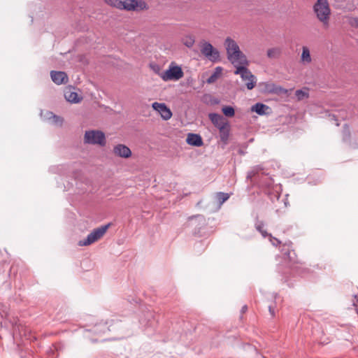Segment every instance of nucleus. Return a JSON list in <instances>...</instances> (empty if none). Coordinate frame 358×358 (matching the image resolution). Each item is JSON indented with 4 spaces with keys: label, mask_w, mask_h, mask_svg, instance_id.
I'll list each match as a JSON object with an SVG mask.
<instances>
[{
    "label": "nucleus",
    "mask_w": 358,
    "mask_h": 358,
    "mask_svg": "<svg viewBox=\"0 0 358 358\" xmlns=\"http://www.w3.org/2000/svg\"><path fill=\"white\" fill-rule=\"evenodd\" d=\"M134 323V319L131 318L113 320L110 325H108L107 323H99L90 330H87V332H92L95 335L101 336L108 331L113 332L117 339H124L134 334L136 327Z\"/></svg>",
    "instance_id": "f257e3e1"
},
{
    "label": "nucleus",
    "mask_w": 358,
    "mask_h": 358,
    "mask_svg": "<svg viewBox=\"0 0 358 358\" xmlns=\"http://www.w3.org/2000/svg\"><path fill=\"white\" fill-rule=\"evenodd\" d=\"M228 60L234 66L248 65L246 56L241 51L238 43L231 38L227 37L224 42Z\"/></svg>",
    "instance_id": "f03ea898"
},
{
    "label": "nucleus",
    "mask_w": 358,
    "mask_h": 358,
    "mask_svg": "<svg viewBox=\"0 0 358 358\" xmlns=\"http://www.w3.org/2000/svg\"><path fill=\"white\" fill-rule=\"evenodd\" d=\"M110 6L128 11H141L149 8L143 0H105Z\"/></svg>",
    "instance_id": "7ed1b4c3"
},
{
    "label": "nucleus",
    "mask_w": 358,
    "mask_h": 358,
    "mask_svg": "<svg viewBox=\"0 0 358 358\" xmlns=\"http://www.w3.org/2000/svg\"><path fill=\"white\" fill-rule=\"evenodd\" d=\"M317 20L322 23L324 29L329 27L331 8L328 0H317L313 7Z\"/></svg>",
    "instance_id": "20e7f679"
},
{
    "label": "nucleus",
    "mask_w": 358,
    "mask_h": 358,
    "mask_svg": "<svg viewBox=\"0 0 358 358\" xmlns=\"http://www.w3.org/2000/svg\"><path fill=\"white\" fill-rule=\"evenodd\" d=\"M206 226V220L201 215L189 217L188 221L184 224L185 227L191 229L194 235L200 237L205 235Z\"/></svg>",
    "instance_id": "39448f33"
},
{
    "label": "nucleus",
    "mask_w": 358,
    "mask_h": 358,
    "mask_svg": "<svg viewBox=\"0 0 358 358\" xmlns=\"http://www.w3.org/2000/svg\"><path fill=\"white\" fill-rule=\"evenodd\" d=\"M200 51L205 57L213 63L221 60L219 50L214 48L210 42L201 41L200 42Z\"/></svg>",
    "instance_id": "423d86ee"
},
{
    "label": "nucleus",
    "mask_w": 358,
    "mask_h": 358,
    "mask_svg": "<svg viewBox=\"0 0 358 358\" xmlns=\"http://www.w3.org/2000/svg\"><path fill=\"white\" fill-rule=\"evenodd\" d=\"M110 225V224H107L94 229L90 234L87 235L85 239L80 241L78 245L80 246H87L97 241L106 234Z\"/></svg>",
    "instance_id": "0eeeda50"
},
{
    "label": "nucleus",
    "mask_w": 358,
    "mask_h": 358,
    "mask_svg": "<svg viewBox=\"0 0 358 358\" xmlns=\"http://www.w3.org/2000/svg\"><path fill=\"white\" fill-rule=\"evenodd\" d=\"M246 65H237L236 67V71L234 73L236 75H241V78L243 80H248L246 83L247 88L248 90H252L255 87L256 85V78L252 74L250 71L245 67Z\"/></svg>",
    "instance_id": "6e6552de"
},
{
    "label": "nucleus",
    "mask_w": 358,
    "mask_h": 358,
    "mask_svg": "<svg viewBox=\"0 0 358 358\" xmlns=\"http://www.w3.org/2000/svg\"><path fill=\"white\" fill-rule=\"evenodd\" d=\"M84 141L88 144L105 145L106 137L103 132L98 130L87 131L85 134Z\"/></svg>",
    "instance_id": "1a4fd4ad"
},
{
    "label": "nucleus",
    "mask_w": 358,
    "mask_h": 358,
    "mask_svg": "<svg viewBox=\"0 0 358 358\" xmlns=\"http://www.w3.org/2000/svg\"><path fill=\"white\" fill-rule=\"evenodd\" d=\"M160 77L164 81L179 80V66H174L164 72H162Z\"/></svg>",
    "instance_id": "9d476101"
},
{
    "label": "nucleus",
    "mask_w": 358,
    "mask_h": 358,
    "mask_svg": "<svg viewBox=\"0 0 358 358\" xmlns=\"http://www.w3.org/2000/svg\"><path fill=\"white\" fill-rule=\"evenodd\" d=\"M152 108L165 120H169L172 116L171 110L164 103L155 102L152 103Z\"/></svg>",
    "instance_id": "9b49d317"
},
{
    "label": "nucleus",
    "mask_w": 358,
    "mask_h": 358,
    "mask_svg": "<svg viewBox=\"0 0 358 358\" xmlns=\"http://www.w3.org/2000/svg\"><path fill=\"white\" fill-rule=\"evenodd\" d=\"M342 136H343V141L345 143H349L350 146H351L352 148H356L358 147V133L355 134V141L352 142L351 139H350V137H351L350 131L349 127L346 124H344V126L343 127Z\"/></svg>",
    "instance_id": "f8f14e48"
},
{
    "label": "nucleus",
    "mask_w": 358,
    "mask_h": 358,
    "mask_svg": "<svg viewBox=\"0 0 358 358\" xmlns=\"http://www.w3.org/2000/svg\"><path fill=\"white\" fill-rule=\"evenodd\" d=\"M50 77L56 85L66 84L69 81L67 74L64 71H51Z\"/></svg>",
    "instance_id": "ddd939ff"
},
{
    "label": "nucleus",
    "mask_w": 358,
    "mask_h": 358,
    "mask_svg": "<svg viewBox=\"0 0 358 358\" xmlns=\"http://www.w3.org/2000/svg\"><path fill=\"white\" fill-rule=\"evenodd\" d=\"M113 153L115 156L122 158H129L131 155V150L125 145L118 144L113 148Z\"/></svg>",
    "instance_id": "4468645a"
},
{
    "label": "nucleus",
    "mask_w": 358,
    "mask_h": 358,
    "mask_svg": "<svg viewBox=\"0 0 358 358\" xmlns=\"http://www.w3.org/2000/svg\"><path fill=\"white\" fill-rule=\"evenodd\" d=\"M209 119L212 122V123L217 128H220L221 127H224L225 125H228L229 124L227 120H226L221 115L217 113H210Z\"/></svg>",
    "instance_id": "2eb2a0df"
},
{
    "label": "nucleus",
    "mask_w": 358,
    "mask_h": 358,
    "mask_svg": "<svg viewBox=\"0 0 358 358\" xmlns=\"http://www.w3.org/2000/svg\"><path fill=\"white\" fill-rule=\"evenodd\" d=\"M219 129L220 141L222 143V148H224V147L229 143V138L230 134V125H225L224 127H221Z\"/></svg>",
    "instance_id": "dca6fc26"
},
{
    "label": "nucleus",
    "mask_w": 358,
    "mask_h": 358,
    "mask_svg": "<svg viewBox=\"0 0 358 358\" xmlns=\"http://www.w3.org/2000/svg\"><path fill=\"white\" fill-rule=\"evenodd\" d=\"M186 142L188 145L200 147L203 144V139L199 134L189 133L186 139Z\"/></svg>",
    "instance_id": "f3484780"
},
{
    "label": "nucleus",
    "mask_w": 358,
    "mask_h": 358,
    "mask_svg": "<svg viewBox=\"0 0 358 358\" xmlns=\"http://www.w3.org/2000/svg\"><path fill=\"white\" fill-rule=\"evenodd\" d=\"M152 320H154V313L151 310H147L143 313L139 319V323L143 327H147L151 324Z\"/></svg>",
    "instance_id": "a211bd4d"
},
{
    "label": "nucleus",
    "mask_w": 358,
    "mask_h": 358,
    "mask_svg": "<svg viewBox=\"0 0 358 358\" xmlns=\"http://www.w3.org/2000/svg\"><path fill=\"white\" fill-rule=\"evenodd\" d=\"M64 97L69 102L75 103H79L81 100V99L78 97V94L71 89H67L64 91Z\"/></svg>",
    "instance_id": "6ab92c4d"
},
{
    "label": "nucleus",
    "mask_w": 358,
    "mask_h": 358,
    "mask_svg": "<svg viewBox=\"0 0 358 358\" xmlns=\"http://www.w3.org/2000/svg\"><path fill=\"white\" fill-rule=\"evenodd\" d=\"M269 107L262 103H257L252 106L251 110L257 113L258 115H262L266 113V110Z\"/></svg>",
    "instance_id": "aec40b11"
},
{
    "label": "nucleus",
    "mask_w": 358,
    "mask_h": 358,
    "mask_svg": "<svg viewBox=\"0 0 358 358\" xmlns=\"http://www.w3.org/2000/svg\"><path fill=\"white\" fill-rule=\"evenodd\" d=\"M301 60L303 64H310L312 61L309 48L306 46L302 48Z\"/></svg>",
    "instance_id": "412c9836"
},
{
    "label": "nucleus",
    "mask_w": 358,
    "mask_h": 358,
    "mask_svg": "<svg viewBox=\"0 0 358 358\" xmlns=\"http://www.w3.org/2000/svg\"><path fill=\"white\" fill-rule=\"evenodd\" d=\"M182 43L187 48H192L195 43V36L192 34L185 35L181 40Z\"/></svg>",
    "instance_id": "4be33fe9"
},
{
    "label": "nucleus",
    "mask_w": 358,
    "mask_h": 358,
    "mask_svg": "<svg viewBox=\"0 0 358 358\" xmlns=\"http://www.w3.org/2000/svg\"><path fill=\"white\" fill-rule=\"evenodd\" d=\"M282 53L280 48H273L267 50V57L270 59H278Z\"/></svg>",
    "instance_id": "5701e85b"
},
{
    "label": "nucleus",
    "mask_w": 358,
    "mask_h": 358,
    "mask_svg": "<svg viewBox=\"0 0 358 358\" xmlns=\"http://www.w3.org/2000/svg\"><path fill=\"white\" fill-rule=\"evenodd\" d=\"M229 196H230L228 193L222 192H217L215 195V198L220 206H222L226 201H227Z\"/></svg>",
    "instance_id": "b1692460"
},
{
    "label": "nucleus",
    "mask_w": 358,
    "mask_h": 358,
    "mask_svg": "<svg viewBox=\"0 0 358 358\" xmlns=\"http://www.w3.org/2000/svg\"><path fill=\"white\" fill-rule=\"evenodd\" d=\"M264 170V167L262 165H257L253 166L250 171L248 172L247 178L252 179L256 175H257L259 172Z\"/></svg>",
    "instance_id": "393cba45"
},
{
    "label": "nucleus",
    "mask_w": 358,
    "mask_h": 358,
    "mask_svg": "<svg viewBox=\"0 0 358 358\" xmlns=\"http://www.w3.org/2000/svg\"><path fill=\"white\" fill-rule=\"evenodd\" d=\"M223 114L229 117H231L235 115L234 108L231 106H224L222 109Z\"/></svg>",
    "instance_id": "a878e982"
},
{
    "label": "nucleus",
    "mask_w": 358,
    "mask_h": 358,
    "mask_svg": "<svg viewBox=\"0 0 358 358\" xmlns=\"http://www.w3.org/2000/svg\"><path fill=\"white\" fill-rule=\"evenodd\" d=\"M222 70V68L220 67V66H217L216 67L215 69V71L213 74H212L208 78V80L207 82L208 83H213L217 78V76L218 74H220L221 73Z\"/></svg>",
    "instance_id": "bb28decb"
},
{
    "label": "nucleus",
    "mask_w": 358,
    "mask_h": 358,
    "mask_svg": "<svg viewBox=\"0 0 358 358\" xmlns=\"http://www.w3.org/2000/svg\"><path fill=\"white\" fill-rule=\"evenodd\" d=\"M295 95L297 97L298 100H303V99L308 97V92L302 90H297L295 92Z\"/></svg>",
    "instance_id": "cd10ccee"
},
{
    "label": "nucleus",
    "mask_w": 358,
    "mask_h": 358,
    "mask_svg": "<svg viewBox=\"0 0 358 358\" xmlns=\"http://www.w3.org/2000/svg\"><path fill=\"white\" fill-rule=\"evenodd\" d=\"M264 223L263 221L257 220L255 223L256 229L260 233L264 230Z\"/></svg>",
    "instance_id": "c85d7f7f"
},
{
    "label": "nucleus",
    "mask_w": 358,
    "mask_h": 358,
    "mask_svg": "<svg viewBox=\"0 0 358 358\" xmlns=\"http://www.w3.org/2000/svg\"><path fill=\"white\" fill-rule=\"evenodd\" d=\"M50 114H51L55 124H62L63 119L61 117L54 115L52 113H50Z\"/></svg>",
    "instance_id": "c756f323"
},
{
    "label": "nucleus",
    "mask_w": 358,
    "mask_h": 358,
    "mask_svg": "<svg viewBox=\"0 0 358 358\" xmlns=\"http://www.w3.org/2000/svg\"><path fill=\"white\" fill-rule=\"evenodd\" d=\"M270 241L272 243V244L275 246H278L281 243V241L279 239L273 236V238H270Z\"/></svg>",
    "instance_id": "7c9ffc66"
},
{
    "label": "nucleus",
    "mask_w": 358,
    "mask_h": 358,
    "mask_svg": "<svg viewBox=\"0 0 358 358\" xmlns=\"http://www.w3.org/2000/svg\"><path fill=\"white\" fill-rule=\"evenodd\" d=\"M350 24L351 26L358 28V17H354L350 20Z\"/></svg>",
    "instance_id": "2f4dec72"
},
{
    "label": "nucleus",
    "mask_w": 358,
    "mask_h": 358,
    "mask_svg": "<svg viewBox=\"0 0 358 358\" xmlns=\"http://www.w3.org/2000/svg\"><path fill=\"white\" fill-rule=\"evenodd\" d=\"M151 67L153 71L160 76V74L162 73L160 72V67L158 65H152Z\"/></svg>",
    "instance_id": "473e14b6"
},
{
    "label": "nucleus",
    "mask_w": 358,
    "mask_h": 358,
    "mask_svg": "<svg viewBox=\"0 0 358 358\" xmlns=\"http://www.w3.org/2000/svg\"><path fill=\"white\" fill-rule=\"evenodd\" d=\"M260 234H262V236L264 237V238H266V237H269L270 238H273V236L271 234H268L266 230H263L260 232Z\"/></svg>",
    "instance_id": "72a5a7b5"
},
{
    "label": "nucleus",
    "mask_w": 358,
    "mask_h": 358,
    "mask_svg": "<svg viewBox=\"0 0 358 358\" xmlns=\"http://www.w3.org/2000/svg\"><path fill=\"white\" fill-rule=\"evenodd\" d=\"M0 314H1V317H6L8 315V311L6 310V308L2 310L0 312Z\"/></svg>",
    "instance_id": "f704fd0d"
},
{
    "label": "nucleus",
    "mask_w": 358,
    "mask_h": 358,
    "mask_svg": "<svg viewBox=\"0 0 358 358\" xmlns=\"http://www.w3.org/2000/svg\"><path fill=\"white\" fill-rule=\"evenodd\" d=\"M268 310H269V313H270L272 317H274L275 316V311H274V308L271 306H268Z\"/></svg>",
    "instance_id": "c9c22d12"
},
{
    "label": "nucleus",
    "mask_w": 358,
    "mask_h": 358,
    "mask_svg": "<svg viewBox=\"0 0 358 358\" xmlns=\"http://www.w3.org/2000/svg\"><path fill=\"white\" fill-rule=\"evenodd\" d=\"M248 310V306L246 305L243 306L241 308V313H245Z\"/></svg>",
    "instance_id": "e433bc0d"
},
{
    "label": "nucleus",
    "mask_w": 358,
    "mask_h": 358,
    "mask_svg": "<svg viewBox=\"0 0 358 358\" xmlns=\"http://www.w3.org/2000/svg\"><path fill=\"white\" fill-rule=\"evenodd\" d=\"M92 342H97L99 341V338H92Z\"/></svg>",
    "instance_id": "4c0bfd02"
},
{
    "label": "nucleus",
    "mask_w": 358,
    "mask_h": 358,
    "mask_svg": "<svg viewBox=\"0 0 358 358\" xmlns=\"http://www.w3.org/2000/svg\"><path fill=\"white\" fill-rule=\"evenodd\" d=\"M183 76V72L182 71V69L180 68V78Z\"/></svg>",
    "instance_id": "58836bf2"
},
{
    "label": "nucleus",
    "mask_w": 358,
    "mask_h": 358,
    "mask_svg": "<svg viewBox=\"0 0 358 358\" xmlns=\"http://www.w3.org/2000/svg\"><path fill=\"white\" fill-rule=\"evenodd\" d=\"M288 256V257L291 259V257H290V255H291V252H288L287 253H286Z\"/></svg>",
    "instance_id": "ea45409f"
},
{
    "label": "nucleus",
    "mask_w": 358,
    "mask_h": 358,
    "mask_svg": "<svg viewBox=\"0 0 358 358\" xmlns=\"http://www.w3.org/2000/svg\"><path fill=\"white\" fill-rule=\"evenodd\" d=\"M357 301H358V299H357Z\"/></svg>",
    "instance_id": "a19ab883"
}]
</instances>
